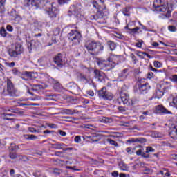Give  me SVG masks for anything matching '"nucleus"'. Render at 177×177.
Here are the masks:
<instances>
[{
  "label": "nucleus",
  "instance_id": "f257e3e1",
  "mask_svg": "<svg viewBox=\"0 0 177 177\" xmlns=\"http://www.w3.org/2000/svg\"><path fill=\"white\" fill-rule=\"evenodd\" d=\"M104 2V0H95L93 1V5L94 8H96L98 10L96 15L90 17L91 20H99V19H103L105 16H108L109 10L106 8Z\"/></svg>",
  "mask_w": 177,
  "mask_h": 177
},
{
  "label": "nucleus",
  "instance_id": "f03ea898",
  "mask_svg": "<svg viewBox=\"0 0 177 177\" xmlns=\"http://www.w3.org/2000/svg\"><path fill=\"white\" fill-rule=\"evenodd\" d=\"M84 48L87 49V52H88L91 56H98V55H100L101 52H103L104 46L99 41L89 40L86 42Z\"/></svg>",
  "mask_w": 177,
  "mask_h": 177
},
{
  "label": "nucleus",
  "instance_id": "7ed1b4c3",
  "mask_svg": "<svg viewBox=\"0 0 177 177\" xmlns=\"http://www.w3.org/2000/svg\"><path fill=\"white\" fill-rule=\"evenodd\" d=\"M153 8H155L157 12H162V16L165 17H171V10L166 5L161 4V0H156L153 3Z\"/></svg>",
  "mask_w": 177,
  "mask_h": 177
},
{
  "label": "nucleus",
  "instance_id": "20e7f679",
  "mask_svg": "<svg viewBox=\"0 0 177 177\" xmlns=\"http://www.w3.org/2000/svg\"><path fill=\"white\" fill-rule=\"evenodd\" d=\"M1 95H2L3 97H8V96H10V97H16V96H17V94H16V88H15V86L10 79H7V89L5 90L4 88L1 93Z\"/></svg>",
  "mask_w": 177,
  "mask_h": 177
},
{
  "label": "nucleus",
  "instance_id": "39448f33",
  "mask_svg": "<svg viewBox=\"0 0 177 177\" xmlns=\"http://www.w3.org/2000/svg\"><path fill=\"white\" fill-rule=\"evenodd\" d=\"M117 102L118 104H127V106H133V104H136V101L131 100H129V95L121 93L120 97L117 99Z\"/></svg>",
  "mask_w": 177,
  "mask_h": 177
},
{
  "label": "nucleus",
  "instance_id": "423d86ee",
  "mask_svg": "<svg viewBox=\"0 0 177 177\" xmlns=\"http://www.w3.org/2000/svg\"><path fill=\"white\" fill-rule=\"evenodd\" d=\"M81 33L77 30H72L68 34V39L73 44V45H80L81 41Z\"/></svg>",
  "mask_w": 177,
  "mask_h": 177
},
{
  "label": "nucleus",
  "instance_id": "0eeeda50",
  "mask_svg": "<svg viewBox=\"0 0 177 177\" xmlns=\"http://www.w3.org/2000/svg\"><path fill=\"white\" fill-rule=\"evenodd\" d=\"M97 93L100 99H104V100H113V97H114L111 93L107 91L106 87L99 90Z\"/></svg>",
  "mask_w": 177,
  "mask_h": 177
},
{
  "label": "nucleus",
  "instance_id": "6e6552de",
  "mask_svg": "<svg viewBox=\"0 0 177 177\" xmlns=\"http://www.w3.org/2000/svg\"><path fill=\"white\" fill-rule=\"evenodd\" d=\"M97 93L100 99H104V100H113V97H114L111 93L107 91L106 87L99 90Z\"/></svg>",
  "mask_w": 177,
  "mask_h": 177
},
{
  "label": "nucleus",
  "instance_id": "1a4fd4ad",
  "mask_svg": "<svg viewBox=\"0 0 177 177\" xmlns=\"http://www.w3.org/2000/svg\"><path fill=\"white\" fill-rule=\"evenodd\" d=\"M55 3H52L50 4V6L48 7V8H46V12L48 13L50 19L51 20H54V19H56V16H57V13H59V10L55 7Z\"/></svg>",
  "mask_w": 177,
  "mask_h": 177
},
{
  "label": "nucleus",
  "instance_id": "9d476101",
  "mask_svg": "<svg viewBox=\"0 0 177 177\" xmlns=\"http://www.w3.org/2000/svg\"><path fill=\"white\" fill-rule=\"evenodd\" d=\"M167 89H168V87H164L162 88L161 84H158L153 94V97H155V99H161V97L164 96V91H167Z\"/></svg>",
  "mask_w": 177,
  "mask_h": 177
},
{
  "label": "nucleus",
  "instance_id": "9b49d317",
  "mask_svg": "<svg viewBox=\"0 0 177 177\" xmlns=\"http://www.w3.org/2000/svg\"><path fill=\"white\" fill-rule=\"evenodd\" d=\"M82 9V6L80 3L76 5H72L69 8V12L73 13L77 16V17H80V13H81Z\"/></svg>",
  "mask_w": 177,
  "mask_h": 177
},
{
  "label": "nucleus",
  "instance_id": "f8f14e48",
  "mask_svg": "<svg viewBox=\"0 0 177 177\" xmlns=\"http://www.w3.org/2000/svg\"><path fill=\"white\" fill-rule=\"evenodd\" d=\"M97 64L101 70H104V68H114V64L112 63H110L109 59L107 61L106 60H100L97 62Z\"/></svg>",
  "mask_w": 177,
  "mask_h": 177
},
{
  "label": "nucleus",
  "instance_id": "ddd939ff",
  "mask_svg": "<svg viewBox=\"0 0 177 177\" xmlns=\"http://www.w3.org/2000/svg\"><path fill=\"white\" fill-rule=\"evenodd\" d=\"M155 114H172V112L168 111L164 106L158 105L155 107Z\"/></svg>",
  "mask_w": 177,
  "mask_h": 177
},
{
  "label": "nucleus",
  "instance_id": "4468645a",
  "mask_svg": "<svg viewBox=\"0 0 177 177\" xmlns=\"http://www.w3.org/2000/svg\"><path fill=\"white\" fill-rule=\"evenodd\" d=\"M54 63L59 66V67H63L64 64H66V61L63 59V55L61 53H59L54 58Z\"/></svg>",
  "mask_w": 177,
  "mask_h": 177
},
{
  "label": "nucleus",
  "instance_id": "2eb2a0df",
  "mask_svg": "<svg viewBox=\"0 0 177 177\" xmlns=\"http://www.w3.org/2000/svg\"><path fill=\"white\" fill-rule=\"evenodd\" d=\"M41 4V0H28L27 6H31L33 9H38Z\"/></svg>",
  "mask_w": 177,
  "mask_h": 177
},
{
  "label": "nucleus",
  "instance_id": "dca6fc26",
  "mask_svg": "<svg viewBox=\"0 0 177 177\" xmlns=\"http://www.w3.org/2000/svg\"><path fill=\"white\" fill-rule=\"evenodd\" d=\"M149 89H150V85H149V83L138 84V91L141 93H146Z\"/></svg>",
  "mask_w": 177,
  "mask_h": 177
},
{
  "label": "nucleus",
  "instance_id": "f3484780",
  "mask_svg": "<svg viewBox=\"0 0 177 177\" xmlns=\"http://www.w3.org/2000/svg\"><path fill=\"white\" fill-rule=\"evenodd\" d=\"M109 63L114 64V67H115V64H118V60H120V57L117 55H111L109 58H108Z\"/></svg>",
  "mask_w": 177,
  "mask_h": 177
},
{
  "label": "nucleus",
  "instance_id": "a211bd4d",
  "mask_svg": "<svg viewBox=\"0 0 177 177\" xmlns=\"http://www.w3.org/2000/svg\"><path fill=\"white\" fill-rule=\"evenodd\" d=\"M68 88H71L72 91L73 92H75L76 93H80L81 92V88H80V86H78L77 84H75L74 83H70L68 84Z\"/></svg>",
  "mask_w": 177,
  "mask_h": 177
},
{
  "label": "nucleus",
  "instance_id": "6ab92c4d",
  "mask_svg": "<svg viewBox=\"0 0 177 177\" xmlns=\"http://www.w3.org/2000/svg\"><path fill=\"white\" fill-rule=\"evenodd\" d=\"M37 44H38V42H37V41H31V42L28 41L27 43L28 49L30 53H31L32 49H34L35 48H37V46H35V45Z\"/></svg>",
  "mask_w": 177,
  "mask_h": 177
},
{
  "label": "nucleus",
  "instance_id": "aec40b11",
  "mask_svg": "<svg viewBox=\"0 0 177 177\" xmlns=\"http://www.w3.org/2000/svg\"><path fill=\"white\" fill-rule=\"evenodd\" d=\"M79 80L80 81H82V82H84V84H88V82H89V79L82 73H80V75H79Z\"/></svg>",
  "mask_w": 177,
  "mask_h": 177
},
{
  "label": "nucleus",
  "instance_id": "412c9836",
  "mask_svg": "<svg viewBox=\"0 0 177 177\" xmlns=\"http://www.w3.org/2000/svg\"><path fill=\"white\" fill-rule=\"evenodd\" d=\"M53 82H54L53 88L55 91H57V92H58L59 91H60V89H62V84H60L57 80H53Z\"/></svg>",
  "mask_w": 177,
  "mask_h": 177
},
{
  "label": "nucleus",
  "instance_id": "4be33fe9",
  "mask_svg": "<svg viewBox=\"0 0 177 177\" xmlns=\"http://www.w3.org/2000/svg\"><path fill=\"white\" fill-rule=\"evenodd\" d=\"M15 50L17 52V53L18 55H21V53H23V46H21V44H17L15 46Z\"/></svg>",
  "mask_w": 177,
  "mask_h": 177
},
{
  "label": "nucleus",
  "instance_id": "5701e85b",
  "mask_svg": "<svg viewBox=\"0 0 177 177\" xmlns=\"http://www.w3.org/2000/svg\"><path fill=\"white\" fill-rule=\"evenodd\" d=\"M169 135H173V136H175L176 135H177V125H175V124L171 125Z\"/></svg>",
  "mask_w": 177,
  "mask_h": 177
},
{
  "label": "nucleus",
  "instance_id": "b1692460",
  "mask_svg": "<svg viewBox=\"0 0 177 177\" xmlns=\"http://www.w3.org/2000/svg\"><path fill=\"white\" fill-rule=\"evenodd\" d=\"M64 144L57 142L55 144H51L52 149H62Z\"/></svg>",
  "mask_w": 177,
  "mask_h": 177
},
{
  "label": "nucleus",
  "instance_id": "393cba45",
  "mask_svg": "<svg viewBox=\"0 0 177 177\" xmlns=\"http://www.w3.org/2000/svg\"><path fill=\"white\" fill-rule=\"evenodd\" d=\"M122 80H127L128 77V69H124L119 75Z\"/></svg>",
  "mask_w": 177,
  "mask_h": 177
},
{
  "label": "nucleus",
  "instance_id": "a878e982",
  "mask_svg": "<svg viewBox=\"0 0 177 177\" xmlns=\"http://www.w3.org/2000/svg\"><path fill=\"white\" fill-rule=\"evenodd\" d=\"M50 171L52 172V174H54V175H56V176L63 174V171L57 168H53L50 169Z\"/></svg>",
  "mask_w": 177,
  "mask_h": 177
},
{
  "label": "nucleus",
  "instance_id": "bb28decb",
  "mask_svg": "<svg viewBox=\"0 0 177 177\" xmlns=\"http://www.w3.org/2000/svg\"><path fill=\"white\" fill-rule=\"evenodd\" d=\"M107 45L109 46L111 50H115V48H117V45H115L114 41H108Z\"/></svg>",
  "mask_w": 177,
  "mask_h": 177
},
{
  "label": "nucleus",
  "instance_id": "cd10ccee",
  "mask_svg": "<svg viewBox=\"0 0 177 177\" xmlns=\"http://www.w3.org/2000/svg\"><path fill=\"white\" fill-rule=\"evenodd\" d=\"M151 136L152 138H164V134H162V133L158 132V131H153L151 133Z\"/></svg>",
  "mask_w": 177,
  "mask_h": 177
},
{
  "label": "nucleus",
  "instance_id": "c85d7f7f",
  "mask_svg": "<svg viewBox=\"0 0 177 177\" xmlns=\"http://www.w3.org/2000/svg\"><path fill=\"white\" fill-rule=\"evenodd\" d=\"M98 81H100V82H103L104 81H106V80H107V76L106 75V74H104V73H102L98 78H97Z\"/></svg>",
  "mask_w": 177,
  "mask_h": 177
},
{
  "label": "nucleus",
  "instance_id": "c756f323",
  "mask_svg": "<svg viewBox=\"0 0 177 177\" xmlns=\"http://www.w3.org/2000/svg\"><path fill=\"white\" fill-rule=\"evenodd\" d=\"M6 0H0V13L5 12V3Z\"/></svg>",
  "mask_w": 177,
  "mask_h": 177
},
{
  "label": "nucleus",
  "instance_id": "7c9ffc66",
  "mask_svg": "<svg viewBox=\"0 0 177 177\" xmlns=\"http://www.w3.org/2000/svg\"><path fill=\"white\" fill-rule=\"evenodd\" d=\"M34 75L35 73L32 72L25 71L24 73V75H26L28 78H30V80H34V78H35V76H34Z\"/></svg>",
  "mask_w": 177,
  "mask_h": 177
},
{
  "label": "nucleus",
  "instance_id": "2f4dec72",
  "mask_svg": "<svg viewBox=\"0 0 177 177\" xmlns=\"http://www.w3.org/2000/svg\"><path fill=\"white\" fill-rule=\"evenodd\" d=\"M8 55L10 56V57H17V56L19 55L15 50L12 49L8 50Z\"/></svg>",
  "mask_w": 177,
  "mask_h": 177
},
{
  "label": "nucleus",
  "instance_id": "473e14b6",
  "mask_svg": "<svg viewBox=\"0 0 177 177\" xmlns=\"http://www.w3.org/2000/svg\"><path fill=\"white\" fill-rule=\"evenodd\" d=\"M119 167H120V169H122V171H127L128 169V165L122 162L119 163Z\"/></svg>",
  "mask_w": 177,
  "mask_h": 177
},
{
  "label": "nucleus",
  "instance_id": "72a5a7b5",
  "mask_svg": "<svg viewBox=\"0 0 177 177\" xmlns=\"http://www.w3.org/2000/svg\"><path fill=\"white\" fill-rule=\"evenodd\" d=\"M24 138L25 139H30V140H35V139H37V137L32 134H26L24 135Z\"/></svg>",
  "mask_w": 177,
  "mask_h": 177
},
{
  "label": "nucleus",
  "instance_id": "f704fd0d",
  "mask_svg": "<svg viewBox=\"0 0 177 177\" xmlns=\"http://www.w3.org/2000/svg\"><path fill=\"white\" fill-rule=\"evenodd\" d=\"M125 28H128L130 30V34H136V32H138V31H139L140 28L139 27H136L134 28H128V26H126Z\"/></svg>",
  "mask_w": 177,
  "mask_h": 177
},
{
  "label": "nucleus",
  "instance_id": "c9c22d12",
  "mask_svg": "<svg viewBox=\"0 0 177 177\" xmlns=\"http://www.w3.org/2000/svg\"><path fill=\"white\" fill-rule=\"evenodd\" d=\"M8 32H6V29H5L4 27H1L0 28V35L1 37H3V38H5V37H6Z\"/></svg>",
  "mask_w": 177,
  "mask_h": 177
},
{
  "label": "nucleus",
  "instance_id": "e433bc0d",
  "mask_svg": "<svg viewBox=\"0 0 177 177\" xmlns=\"http://www.w3.org/2000/svg\"><path fill=\"white\" fill-rule=\"evenodd\" d=\"M64 113H65V114H68L69 115H73V114H75V110H71V109H65L63 110Z\"/></svg>",
  "mask_w": 177,
  "mask_h": 177
},
{
  "label": "nucleus",
  "instance_id": "4c0bfd02",
  "mask_svg": "<svg viewBox=\"0 0 177 177\" xmlns=\"http://www.w3.org/2000/svg\"><path fill=\"white\" fill-rule=\"evenodd\" d=\"M153 66L156 68H160L162 66V63L160 62L159 61H154L153 62Z\"/></svg>",
  "mask_w": 177,
  "mask_h": 177
},
{
  "label": "nucleus",
  "instance_id": "58836bf2",
  "mask_svg": "<svg viewBox=\"0 0 177 177\" xmlns=\"http://www.w3.org/2000/svg\"><path fill=\"white\" fill-rule=\"evenodd\" d=\"M170 81H171V82H174V84H177V75H173L170 77L169 78Z\"/></svg>",
  "mask_w": 177,
  "mask_h": 177
},
{
  "label": "nucleus",
  "instance_id": "ea45409f",
  "mask_svg": "<svg viewBox=\"0 0 177 177\" xmlns=\"http://www.w3.org/2000/svg\"><path fill=\"white\" fill-rule=\"evenodd\" d=\"M33 88H35L36 89H45L46 86H44L42 84H34Z\"/></svg>",
  "mask_w": 177,
  "mask_h": 177
},
{
  "label": "nucleus",
  "instance_id": "a19ab883",
  "mask_svg": "<svg viewBox=\"0 0 177 177\" xmlns=\"http://www.w3.org/2000/svg\"><path fill=\"white\" fill-rule=\"evenodd\" d=\"M46 125L52 129H56L57 128V125L53 123H46Z\"/></svg>",
  "mask_w": 177,
  "mask_h": 177
},
{
  "label": "nucleus",
  "instance_id": "79ce46f5",
  "mask_svg": "<svg viewBox=\"0 0 177 177\" xmlns=\"http://www.w3.org/2000/svg\"><path fill=\"white\" fill-rule=\"evenodd\" d=\"M146 142H147V140L146 138H137V143H146Z\"/></svg>",
  "mask_w": 177,
  "mask_h": 177
},
{
  "label": "nucleus",
  "instance_id": "37998d69",
  "mask_svg": "<svg viewBox=\"0 0 177 177\" xmlns=\"http://www.w3.org/2000/svg\"><path fill=\"white\" fill-rule=\"evenodd\" d=\"M103 72H101L100 71L95 69L94 71L95 74V78H98V77Z\"/></svg>",
  "mask_w": 177,
  "mask_h": 177
},
{
  "label": "nucleus",
  "instance_id": "c03bdc74",
  "mask_svg": "<svg viewBox=\"0 0 177 177\" xmlns=\"http://www.w3.org/2000/svg\"><path fill=\"white\" fill-rule=\"evenodd\" d=\"M122 13L124 16H130L131 14L129 13V10H128V8H124L122 10Z\"/></svg>",
  "mask_w": 177,
  "mask_h": 177
},
{
  "label": "nucleus",
  "instance_id": "a18cd8bd",
  "mask_svg": "<svg viewBox=\"0 0 177 177\" xmlns=\"http://www.w3.org/2000/svg\"><path fill=\"white\" fill-rule=\"evenodd\" d=\"M154 151H155V149H153V147H147V149H146V153H154Z\"/></svg>",
  "mask_w": 177,
  "mask_h": 177
},
{
  "label": "nucleus",
  "instance_id": "49530a36",
  "mask_svg": "<svg viewBox=\"0 0 177 177\" xmlns=\"http://www.w3.org/2000/svg\"><path fill=\"white\" fill-rule=\"evenodd\" d=\"M168 29L169 31H171V32H175V31H176V27H175V26H169Z\"/></svg>",
  "mask_w": 177,
  "mask_h": 177
},
{
  "label": "nucleus",
  "instance_id": "de8ad7c7",
  "mask_svg": "<svg viewBox=\"0 0 177 177\" xmlns=\"http://www.w3.org/2000/svg\"><path fill=\"white\" fill-rule=\"evenodd\" d=\"M12 71L15 75H20L21 74L20 71L16 68H14Z\"/></svg>",
  "mask_w": 177,
  "mask_h": 177
},
{
  "label": "nucleus",
  "instance_id": "09e8293b",
  "mask_svg": "<svg viewBox=\"0 0 177 177\" xmlns=\"http://www.w3.org/2000/svg\"><path fill=\"white\" fill-rule=\"evenodd\" d=\"M46 97H48L47 99H48V100H56V99L55 97H56V95H47Z\"/></svg>",
  "mask_w": 177,
  "mask_h": 177
},
{
  "label": "nucleus",
  "instance_id": "8fccbe9b",
  "mask_svg": "<svg viewBox=\"0 0 177 177\" xmlns=\"http://www.w3.org/2000/svg\"><path fill=\"white\" fill-rule=\"evenodd\" d=\"M130 57H131V59L133 60V64H136V63H138V59H136V57L135 56V55H133V53L130 55Z\"/></svg>",
  "mask_w": 177,
  "mask_h": 177
},
{
  "label": "nucleus",
  "instance_id": "3c124183",
  "mask_svg": "<svg viewBox=\"0 0 177 177\" xmlns=\"http://www.w3.org/2000/svg\"><path fill=\"white\" fill-rule=\"evenodd\" d=\"M59 34H60V28H56L55 29H54L53 35H59Z\"/></svg>",
  "mask_w": 177,
  "mask_h": 177
},
{
  "label": "nucleus",
  "instance_id": "603ef678",
  "mask_svg": "<svg viewBox=\"0 0 177 177\" xmlns=\"http://www.w3.org/2000/svg\"><path fill=\"white\" fill-rule=\"evenodd\" d=\"M107 140L109 142L111 145H113V146H118V145L117 144V142H115V140H111L110 138H109Z\"/></svg>",
  "mask_w": 177,
  "mask_h": 177
},
{
  "label": "nucleus",
  "instance_id": "864d4df0",
  "mask_svg": "<svg viewBox=\"0 0 177 177\" xmlns=\"http://www.w3.org/2000/svg\"><path fill=\"white\" fill-rule=\"evenodd\" d=\"M66 168L67 169H73V171H80V169H77V166H67Z\"/></svg>",
  "mask_w": 177,
  "mask_h": 177
},
{
  "label": "nucleus",
  "instance_id": "5fc2aeb1",
  "mask_svg": "<svg viewBox=\"0 0 177 177\" xmlns=\"http://www.w3.org/2000/svg\"><path fill=\"white\" fill-rule=\"evenodd\" d=\"M59 5H64V3H67L70 2V0H58Z\"/></svg>",
  "mask_w": 177,
  "mask_h": 177
},
{
  "label": "nucleus",
  "instance_id": "6e6d98bb",
  "mask_svg": "<svg viewBox=\"0 0 177 177\" xmlns=\"http://www.w3.org/2000/svg\"><path fill=\"white\" fill-rule=\"evenodd\" d=\"M118 110H119V111H120V113H125V111H127V109H125V107H124V106H119L118 108Z\"/></svg>",
  "mask_w": 177,
  "mask_h": 177
},
{
  "label": "nucleus",
  "instance_id": "4d7b16f0",
  "mask_svg": "<svg viewBox=\"0 0 177 177\" xmlns=\"http://www.w3.org/2000/svg\"><path fill=\"white\" fill-rule=\"evenodd\" d=\"M6 30L7 31L12 32L13 31V26H11L10 25H7Z\"/></svg>",
  "mask_w": 177,
  "mask_h": 177
},
{
  "label": "nucleus",
  "instance_id": "13d9d810",
  "mask_svg": "<svg viewBox=\"0 0 177 177\" xmlns=\"http://www.w3.org/2000/svg\"><path fill=\"white\" fill-rule=\"evenodd\" d=\"M102 122H104L105 124H109V122H110V119L109 118L104 117L102 118Z\"/></svg>",
  "mask_w": 177,
  "mask_h": 177
},
{
  "label": "nucleus",
  "instance_id": "bf43d9fd",
  "mask_svg": "<svg viewBox=\"0 0 177 177\" xmlns=\"http://www.w3.org/2000/svg\"><path fill=\"white\" fill-rule=\"evenodd\" d=\"M28 131H29V132H31L32 133L37 132V129H35V128L34 127H28Z\"/></svg>",
  "mask_w": 177,
  "mask_h": 177
},
{
  "label": "nucleus",
  "instance_id": "052dcab7",
  "mask_svg": "<svg viewBox=\"0 0 177 177\" xmlns=\"http://www.w3.org/2000/svg\"><path fill=\"white\" fill-rule=\"evenodd\" d=\"M15 21L17 23V24H19L20 23V21H21V18L19 17V16H17L15 17V18L14 19Z\"/></svg>",
  "mask_w": 177,
  "mask_h": 177
},
{
  "label": "nucleus",
  "instance_id": "680f3d73",
  "mask_svg": "<svg viewBox=\"0 0 177 177\" xmlns=\"http://www.w3.org/2000/svg\"><path fill=\"white\" fill-rule=\"evenodd\" d=\"M86 138L87 139H89L91 142H99V140H93V137H92V136H86Z\"/></svg>",
  "mask_w": 177,
  "mask_h": 177
},
{
  "label": "nucleus",
  "instance_id": "e2e57ef3",
  "mask_svg": "<svg viewBox=\"0 0 177 177\" xmlns=\"http://www.w3.org/2000/svg\"><path fill=\"white\" fill-rule=\"evenodd\" d=\"M127 142L129 143H137V138H131L130 140H128Z\"/></svg>",
  "mask_w": 177,
  "mask_h": 177
},
{
  "label": "nucleus",
  "instance_id": "0e129e2a",
  "mask_svg": "<svg viewBox=\"0 0 177 177\" xmlns=\"http://www.w3.org/2000/svg\"><path fill=\"white\" fill-rule=\"evenodd\" d=\"M17 156L15 153H10V158H11L12 160H15Z\"/></svg>",
  "mask_w": 177,
  "mask_h": 177
},
{
  "label": "nucleus",
  "instance_id": "69168bd1",
  "mask_svg": "<svg viewBox=\"0 0 177 177\" xmlns=\"http://www.w3.org/2000/svg\"><path fill=\"white\" fill-rule=\"evenodd\" d=\"M33 175L35 177H39V176H41V171H37L36 172H34Z\"/></svg>",
  "mask_w": 177,
  "mask_h": 177
},
{
  "label": "nucleus",
  "instance_id": "338daca9",
  "mask_svg": "<svg viewBox=\"0 0 177 177\" xmlns=\"http://www.w3.org/2000/svg\"><path fill=\"white\" fill-rule=\"evenodd\" d=\"M58 133H59V135H61V136H66V135H67V133H66L62 130H59Z\"/></svg>",
  "mask_w": 177,
  "mask_h": 177
},
{
  "label": "nucleus",
  "instance_id": "774afa93",
  "mask_svg": "<svg viewBox=\"0 0 177 177\" xmlns=\"http://www.w3.org/2000/svg\"><path fill=\"white\" fill-rule=\"evenodd\" d=\"M113 177H118V171H113L112 172Z\"/></svg>",
  "mask_w": 177,
  "mask_h": 177
}]
</instances>
